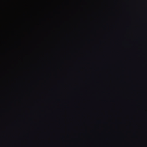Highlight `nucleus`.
<instances>
[{"label":"nucleus","mask_w":147,"mask_h":147,"mask_svg":"<svg viewBox=\"0 0 147 147\" xmlns=\"http://www.w3.org/2000/svg\"><path fill=\"white\" fill-rule=\"evenodd\" d=\"M5 28L4 23L0 22V33L2 32L4 30Z\"/></svg>","instance_id":"f257e3e1"},{"label":"nucleus","mask_w":147,"mask_h":147,"mask_svg":"<svg viewBox=\"0 0 147 147\" xmlns=\"http://www.w3.org/2000/svg\"><path fill=\"white\" fill-rule=\"evenodd\" d=\"M0 37H42V36H0Z\"/></svg>","instance_id":"f03ea898"},{"label":"nucleus","mask_w":147,"mask_h":147,"mask_svg":"<svg viewBox=\"0 0 147 147\" xmlns=\"http://www.w3.org/2000/svg\"><path fill=\"white\" fill-rule=\"evenodd\" d=\"M5 45V43L3 42L0 43V51H2L3 47Z\"/></svg>","instance_id":"7ed1b4c3"},{"label":"nucleus","mask_w":147,"mask_h":147,"mask_svg":"<svg viewBox=\"0 0 147 147\" xmlns=\"http://www.w3.org/2000/svg\"><path fill=\"white\" fill-rule=\"evenodd\" d=\"M0 38H7L8 39L9 38H43V37H0Z\"/></svg>","instance_id":"20e7f679"},{"label":"nucleus","mask_w":147,"mask_h":147,"mask_svg":"<svg viewBox=\"0 0 147 147\" xmlns=\"http://www.w3.org/2000/svg\"><path fill=\"white\" fill-rule=\"evenodd\" d=\"M9 30V23H8L7 25V30L8 31Z\"/></svg>","instance_id":"39448f33"}]
</instances>
